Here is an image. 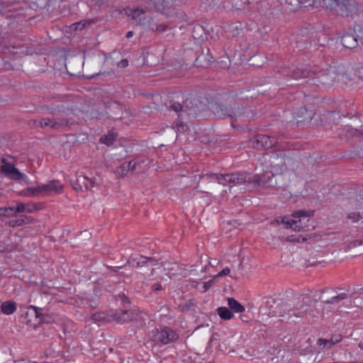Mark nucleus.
<instances>
[{"label": "nucleus", "mask_w": 363, "mask_h": 363, "mask_svg": "<svg viewBox=\"0 0 363 363\" xmlns=\"http://www.w3.org/2000/svg\"><path fill=\"white\" fill-rule=\"evenodd\" d=\"M120 65L122 67H126L128 65V62L127 60H123L120 62Z\"/></svg>", "instance_id": "nucleus-51"}, {"label": "nucleus", "mask_w": 363, "mask_h": 363, "mask_svg": "<svg viewBox=\"0 0 363 363\" xmlns=\"http://www.w3.org/2000/svg\"><path fill=\"white\" fill-rule=\"evenodd\" d=\"M313 74V72L303 66L296 67L286 73V75L295 80L310 77Z\"/></svg>", "instance_id": "nucleus-15"}, {"label": "nucleus", "mask_w": 363, "mask_h": 363, "mask_svg": "<svg viewBox=\"0 0 363 363\" xmlns=\"http://www.w3.org/2000/svg\"><path fill=\"white\" fill-rule=\"evenodd\" d=\"M179 338V335L169 328H164L161 330H157L155 339L163 345L175 342Z\"/></svg>", "instance_id": "nucleus-12"}, {"label": "nucleus", "mask_w": 363, "mask_h": 363, "mask_svg": "<svg viewBox=\"0 0 363 363\" xmlns=\"http://www.w3.org/2000/svg\"><path fill=\"white\" fill-rule=\"evenodd\" d=\"M220 261L217 259H211L208 260V264L215 267L219 264Z\"/></svg>", "instance_id": "nucleus-45"}, {"label": "nucleus", "mask_w": 363, "mask_h": 363, "mask_svg": "<svg viewBox=\"0 0 363 363\" xmlns=\"http://www.w3.org/2000/svg\"><path fill=\"white\" fill-rule=\"evenodd\" d=\"M332 344H337L342 340V335L340 334L335 335L331 338Z\"/></svg>", "instance_id": "nucleus-42"}, {"label": "nucleus", "mask_w": 363, "mask_h": 363, "mask_svg": "<svg viewBox=\"0 0 363 363\" xmlns=\"http://www.w3.org/2000/svg\"><path fill=\"white\" fill-rule=\"evenodd\" d=\"M147 3V7L150 10L155 9L157 11H162L165 9V4H173V1L169 0H145Z\"/></svg>", "instance_id": "nucleus-20"}, {"label": "nucleus", "mask_w": 363, "mask_h": 363, "mask_svg": "<svg viewBox=\"0 0 363 363\" xmlns=\"http://www.w3.org/2000/svg\"><path fill=\"white\" fill-rule=\"evenodd\" d=\"M273 178L274 174L271 172L263 173L261 175L256 174L251 177V183L254 184L255 186L273 187L275 186Z\"/></svg>", "instance_id": "nucleus-11"}, {"label": "nucleus", "mask_w": 363, "mask_h": 363, "mask_svg": "<svg viewBox=\"0 0 363 363\" xmlns=\"http://www.w3.org/2000/svg\"><path fill=\"white\" fill-rule=\"evenodd\" d=\"M25 363H37L35 362H25Z\"/></svg>", "instance_id": "nucleus-57"}, {"label": "nucleus", "mask_w": 363, "mask_h": 363, "mask_svg": "<svg viewBox=\"0 0 363 363\" xmlns=\"http://www.w3.org/2000/svg\"><path fill=\"white\" fill-rule=\"evenodd\" d=\"M130 172V167L129 162L123 163L117 169V173L122 176H127Z\"/></svg>", "instance_id": "nucleus-33"}, {"label": "nucleus", "mask_w": 363, "mask_h": 363, "mask_svg": "<svg viewBox=\"0 0 363 363\" xmlns=\"http://www.w3.org/2000/svg\"><path fill=\"white\" fill-rule=\"evenodd\" d=\"M202 271H203V272H205V271H206V267L203 268Z\"/></svg>", "instance_id": "nucleus-58"}, {"label": "nucleus", "mask_w": 363, "mask_h": 363, "mask_svg": "<svg viewBox=\"0 0 363 363\" xmlns=\"http://www.w3.org/2000/svg\"><path fill=\"white\" fill-rule=\"evenodd\" d=\"M167 28V26L166 25L160 24L156 27L155 31L161 33L164 31Z\"/></svg>", "instance_id": "nucleus-47"}, {"label": "nucleus", "mask_w": 363, "mask_h": 363, "mask_svg": "<svg viewBox=\"0 0 363 363\" xmlns=\"http://www.w3.org/2000/svg\"><path fill=\"white\" fill-rule=\"evenodd\" d=\"M210 177H213L216 181L218 182V184H222L223 186L229 185L230 186V179H232L231 174H218L214 173H211Z\"/></svg>", "instance_id": "nucleus-23"}, {"label": "nucleus", "mask_w": 363, "mask_h": 363, "mask_svg": "<svg viewBox=\"0 0 363 363\" xmlns=\"http://www.w3.org/2000/svg\"><path fill=\"white\" fill-rule=\"evenodd\" d=\"M149 11L150 9L147 6H140L131 10L130 13L128 15L131 16L133 19L135 20L139 23H142V22L145 19V13Z\"/></svg>", "instance_id": "nucleus-18"}, {"label": "nucleus", "mask_w": 363, "mask_h": 363, "mask_svg": "<svg viewBox=\"0 0 363 363\" xmlns=\"http://www.w3.org/2000/svg\"><path fill=\"white\" fill-rule=\"evenodd\" d=\"M2 163L1 170L7 178L15 181L25 180L27 178L24 174L20 172L18 169L5 159L2 160Z\"/></svg>", "instance_id": "nucleus-10"}, {"label": "nucleus", "mask_w": 363, "mask_h": 363, "mask_svg": "<svg viewBox=\"0 0 363 363\" xmlns=\"http://www.w3.org/2000/svg\"><path fill=\"white\" fill-rule=\"evenodd\" d=\"M35 127L41 128H50L52 130H62L72 124V121L65 118H43L33 121Z\"/></svg>", "instance_id": "nucleus-6"}, {"label": "nucleus", "mask_w": 363, "mask_h": 363, "mask_svg": "<svg viewBox=\"0 0 363 363\" xmlns=\"http://www.w3.org/2000/svg\"><path fill=\"white\" fill-rule=\"evenodd\" d=\"M359 347L362 349L363 348V342L359 344Z\"/></svg>", "instance_id": "nucleus-56"}, {"label": "nucleus", "mask_w": 363, "mask_h": 363, "mask_svg": "<svg viewBox=\"0 0 363 363\" xmlns=\"http://www.w3.org/2000/svg\"><path fill=\"white\" fill-rule=\"evenodd\" d=\"M30 308L33 309L35 312V315L37 318H40V316H43V314L41 313L43 308H38L35 306H30Z\"/></svg>", "instance_id": "nucleus-40"}, {"label": "nucleus", "mask_w": 363, "mask_h": 363, "mask_svg": "<svg viewBox=\"0 0 363 363\" xmlns=\"http://www.w3.org/2000/svg\"><path fill=\"white\" fill-rule=\"evenodd\" d=\"M174 125L176 131L179 133H184L188 129L187 125L183 123L182 121L174 122Z\"/></svg>", "instance_id": "nucleus-36"}, {"label": "nucleus", "mask_w": 363, "mask_h": 363, "mask_svg": "<svg viewBox=\"0 0 363 363\" xmlns=\"http://www.w3.org/2000/svg\"><path fill=\"white\" fill-rule=\"evenodd\" d=\"M347 218L351 220L353 223H356L362 218V216H360L359 213L352 212L347 215Z\"/></svg>", "instance_id": "nucleus-37"}, {"label": "nucleus", "mask_w": 363, "mask_h": 363, "mask_svg": "<svg viewBox=\"0 0 363 363\" xmlns=\"http://www.w3.org/2000/svg\"><path fill=\"white\" fill-rule=\"evenodd\" d=\"M128 263L130 264L133 267H142L145 265L150 263L151 265L155 264V261L152 257H145L140 255H131Z\"/></svg>", "instance_id": "nucleus-13"}, {"label": "nucleus", "mask_w": 363, "mask_h": 363, "mask_svg": "<svg viewBox=\"0 0 363 363\" xmlns=\"http://www.w3.org/2000/svg\"><path fill=\"white\" fill-rule=\"evenodd\" d=\"M119 296L123 302H127L128 303H130L128 297L125 294L120 295Z\"/></svg>", "instance_id": "nucleus-53"}, {"label": "nucleus", "mask_w": 363, "mask_h": 363, "mask_svg": "<svg viewBox=\"0 0 363 363\" xmlns=\"http://www.w3.org/2000/svg\"><path fill=\"white\" fill-rule=\"evenodd\" d=\"M348 298H350V296L347 294L341 293L336 296H333L330 299L324 301L323 303H325L326 304H335V303H338L341 301H343Z\"/></svg>", "instance_id": "nucleus-29"}, {"label": "nucleus", "mask_w": 363, "mask_h": 363, "mask_svg": "<svg viewBox=\"0 0 363 363\" xmlns=\"http://www.w3.org/2000/svg\"><path fill=\"white\" fill-rule=\"evenodd\" d=\"M9 225L11 227H17V226H21L23 225V221L22 219L21 216L16 220H12L9 222Z\"/></svg>", "instance_id": "nucleus-38"}, {"label": "nucleus", "mask_w": 363, "mask_h": 363, "mask_svg": "<svg viewBox=\"0 0 363 363\" xmlns=\"http://www.w3.org/2000/svg\"><path fill=\"white\" fill-rule=\"evenodd\" d=\"M21 217L23 221V225L31 223L33 220V218L30 216L22 215Z\"/></svg>", "instance_id": "nucleus-44"}, {"label": "nucleus", "mask_w": 363, "mask_h": 363, "mask_svg": "<svg viewBox=\"0 0 363 363\" xmlns=\"http://www.w3.org/2000/svg\"><path fill=\"white\" fill-rule=\"evenodd\" d=\"M92 319L95 322H111L112 321L111 311L109 313L104 311L95 313L92 315Z\"/></svg>", "instance_id": "nucleus-24"}, {"label": "nucleus", "mask_w": 363, "mask_h": 363, "mask_svg": "<svg viewBox=\"0 0 363 363\" xmlns=\"http://www.w3.org/2000/svg\"><path fill=\"white\" fill-rule=\"evenodd\" d=\"M345 72L347 73H349L350 72H351V74H350V75H351L353 72V69H352L351 70H347ZM354 75L356 77V78L348 77L347 79L356 81V83H357V84H359V81H362L363 82V67L357 68V69H355L354 72ZM348 77H350V74L348 75Z\"/></svg>", "instance_id": "nucleus-30"}, {"label": "nucleus", "mask_w": 363, "mask_h": 363, "mask_svg": "<svg viewBox=\"0 0 363 363\" xmlns=\"http://www.w3.org/2000/svg\"><path fill=\"white\" fill-rule=\"evenodd\" d=\"M206 106V103L199 100L196 96H190L186 99L183 104L179 103H173L170 106V108L178 113L179 117H182L183 113L187 116L196 114L202 111H204Z\"/></svg>", "instance_id": "nucleus-4"}, {"label": "nucleus", "mask_w": 363, "mask_h": 363, "mask_svg": "<svg viewBox=\"0 0 363 363\" xmlns=\"http://www.w3.org/2000/svg\"><path fill=\"white\" fill-rule=\"evenodd\" d=\"M45 196L51 194H60L62 192L64 186L59 180H52L45 184H42Z\"/></svg>", "instance_id": "nucleus-16"}, {"label": "nucleus", "mask_w": 363, "mask_h": 363, "mask_svg": "<svg viewBox=\"0 0 363 363\" xmlns=\"http://www.w3.org/2000/svg\"><path fill=\"white\" fill-rule=\"evenodd\" d=\"M152 289L153 291H160L162 289V286L160 284H155L152 285Z\"/></svg>", "instance_id": "nucleus-50"}, {"label": "nucleus", "mask_w": 363, "mask_h": 363, "mask_svg": "<svg viewBox=\"0 0 363 363\" xmlns=\"http://www.w3.org/2000/svg\"><path fill=\"white\" fill-rule=\"evenodd\" d=\"M362 244H363V242L362 240H353L352 242H351L349 245L350 247H356L357 245H360Z\"/></svg>", "instance_id": "nucleus-46"}, {"label": "nucleus", "mask_w": 363, "mask_h": 363, "mask_svg": "<svg viewBox=\"0 0 363 363\" xmlns=\"http://www.w3.org/2000/svg\"><path fill=\"white\" fill-rule=\"evenodd\" d=\"M112 321L123 324L133 320L137 317V313L130 308L111 311Z\"/></svg>", "instance_id": "nucleus-8"}, {"label": "nucleus", "mask_w": 363, "mask_h": 363, "mask_svg": "<svg viewBox=\"0 0 363 363\" xmlns=\"http://www.w3.org/2000/svg\"><path fill=\"white\" fill-rule=\"evenodd\" d=\"M314 215V211H298L292 213L294 218H297V223H294V230L308 231L315 228V221L312 217Z\"/></svg>", "instance_id": "nucleus-5"}, {"label": "nucleus", "mask_w": 363, "mask_h": 363, "mask_svg": "<svg viewBox=\"0 0 363 363\" xmlns=\"http://www.w3.org/2000/svg\"><path fill=\"white\" fill-rule=\"evenodd\" d=\"M230 270L228 267L224 268L221 272H220L216 276H215V278L220 277L225 275H228L230 273Z\"/></svg>", "instance_id": "nucleus-43"}, {"label": "nucleus", "mask_w": 363, "mask_h": 363, "mask_svg": "<svg viewBox=\"0 0 363 363\" xmlns=\"http://www.w3.org/2000/svg\"><path fill=\"white\" fill-rule=\"evenodd\" d=\"M145 160L136 161L132 160L129 162L130 167V173L133 174V172L136 170H139L140 166L141 164L144 163Z\"/></svg>", "instance_id": "nucleus-35"}, {"label": "nucleus", "mask_w": 363, "mask_h": 363, "mask_svg": "<svg viewBox=\"0 0 363 363\" xmlns=\"http://www.w3.org/2000/svg\"><path fill=\"white\" fill-rule=\"evenodd\" d=\"M12 211L11 208H6V207L0 208V216H4V214H6V211Z\"/></svg>", "instance_id": "nucleus-49"}, {"label": "nucleus", "mask_w": 363, "mask_h": 363, "mask_svg": "<svg viewBox=\"0 0 363 363\" xmlns=\"http://www.w3.org/2000/svg\"><path fill=\"white\" fill-rule=\"evenodd\" d=\"M21 194L27 197L45 196L43 185H39L36 187H29L26 190L22 191Z\"/></svg>", "instance_id": "nucleus-22"}, {"label": "nucleus", "mask_w": 363, "mask_h": 363, "mask_svg": "<svg viewBox=\"0 0 363 363\" xmlns=\"http://www.w3.org/2000/svg\"><path fill=\"white\" fill-rule=\"evenodd\" d=\"M213 112L216 116L219 118L230 117L240 118L242 116V113L236 104H216L213 108Z\"/></svg>", "instance_id": "nucleus-7"}, {"label": "nucleus", "mask_w": 363, "mask_h": 363, "mask_svg": "<svg viewBox=\"0 0 363 363\" xmlns=\"http://www.w3.org/2000/svg\"><path fill=\"white\" fill-rule=\"evenodd\" d=\"M133 36V31H128L126 33V38H130Z\"/></svg>", "instance_id": "nucleus-54"}, {"label": "nucleus", "mask_w": 363, "mask_h": 363, "mask_svg": "<svg viewBox=\"0 0 363 363\" xmlns=\"http://www.w3.org/2000/svg\"><path fill=\"white\" fill-rule=\"evenodd\" d=\"M6 208H11L12 211H6V214H4V216H8V217L16 216V214L18 213V212H16V207L12 206V207H6Z\"/></svg>", "instance_id": "nucleus-41"}, {"label": "nucleus", "mask_w": 363, "mask_h": 363, "mask_svg": "<svg viewBox=\"0 0 363 363\" xmlns=\"http://www.w3.org/2000/svg\"><path fill=\"white\" fill-rule=\"evenodd\" d=\"M251 143L257 150H267L274 147L277 143V140L267 135H257L251 140Z\"/></svg>", "instance_id": "nucleus-9"}, {"label": "nucleus", "mask_w": 363, "mask_h": 363, "mask_svg": "<svg viewBox=\"0 0 363 363\" xmlns=\"http://www.w3.org/2000/svg\"><path fill=\"white\" fill-rule=\"evenodd\" d=\"M91 23V21H81L77 23L72 24L69 27V30L71 31H77L78 30H82L87 24H90Z\"/></svg>", "instance_id": "nucleus-32"}, {"label": "nucleus", "mask_w": 363, "mask_h": 363, "mask_svg": "<svg viewBox=\"0 0 363 363\" xmlns=\"http://www.w3.org/2000/svg\"><path fill=\"white\" fill-rule=\"evenodd\" d=\"M117 134L113 131H109L107 135H102L100 138V142L108 146L112 145L115 142Z\"/></svg>", "instance_id": "nucleus-27"}, {"label": "nucleus", "mask_w": 363, "mask_h": 363, "mask_svg": "<svg viewBox=\"0 0 363 363\" xmlns=\"http://www.w3.org/2000/svg\"><path fill=\"white\" fill-rule=\"evenodd\" d=\"M209 175H211V174H203V175L201 177V179H213V180H215V179L213 178V177H210Z\"/></svg>", "instance_id": "nucleus-52"}, {"label": "nucleus", "mask_w": 363, "mask_h": 363, "mask_svg": "<svg viewBox=\"0 0 363 363\" xmlns=\"http://www.w3.org/2000/svg\"><path fill=\"white\" fill-rule=\"evenodd\" d=\"M95 185V182L86 176L79 175L77 177L76 182L73 184V188L76 191L90 190Z\"/></svg>", "instance_id": "nucleus-14"}, {"label": "nucleus", "mask_w": 363, "mask_h": 363, "mask_svg": "<svg viewBox=\"0 0 363 363\" xmlns=\"http://www.w3.org/2000/svg\"><path fill=\"white\" fill-rule=\"evenodd\" d=\"M244 5H251L257 3L258 0H240Z\"/></svg>", "instance_id": "nucleus-48"}, {"label": "nucleus", "mask_w": 363, "mask_h": 363, "mask_svg": "<svg viewBox=\"0 0 363 363\" xmlns=\"http://www.w3.org/2000/svg\"><path fill=\"white\" fill-rule=\"evenodd\" d=\"M235 6H237V7H238V9H241V6H241V5H238V2H235Z\"/></svg>", "instance_id": "nucleus-55"}, {"label": "nucleus", "mask_w": 363, "mask_h": 363, "mask_svg": "<svg viewBox=\"0 0 363 363\" xmlns=\"http://www.w3.org/2000/svg\"><path fill=\"white\" fill-rule=\"evenodd\" d=\"M318 307L322 308V305L315 306L308 297L300 295L281 300L277 304L276 312L279 316H286L288 320L297 323L298 319L318 318L320 315Z\"/></svg>", "instance_id": "nucleus-1"}, {"label": "nucleus", "mask_w": 363, "mask_h": 363, "mask_svg": "<svg viewBox=\"0 0 363 363\" xmlns=\"http://www.w3.org/2000/svg\"><path fill=\"white\" fill-rule=\"evenodd\" d=\"M217 313L219 317L225 320H230L233 318L234 315L233 312L227 307H219L217 309Z\"/></svg>", "instance_id": "nucleus-28"}, {"label": "nucleus", "mask_w": 363, "mask_h": 363, "mask_svg": "<svg viewBox=\"0 0 363 363\" xmlns=\"http://www.w3.org/2000/svg\"><path fill=\"white\" fill-rule=\"evenodd\" d=\"M231 176L230 186L251 183V176L246 172L232 173Z\"/></svg>", "instance_id": "nucleus-17"}, {"label": "nucleus", "mask_w": 363, "mask_h": 363, "mask_svg": "<svg viewBox=\"0 0 363 363\" xmlns=\"http://www.w3.org/2000/svg\"><path fill=\"white\" fill-rule=\"evenodd\" d=\"M317 345L319 346H323V348H331L335 344H332L331 340H326L323 338H319L317 341Z\"/></svg>", "instance_id": "nucleus-34"}, {"label": "nucleus", "mask_w": 363, "mask_h": 363, "mask_svg": "<svg viewBox=\"0 0 363 363\" xmlns=\"http://www.w3.org/2000/svg\"><path fill=\"white\" fill-rule=\"evenodd\" d=\"M286 2L297 7L316 5L331 11L341 12L347 16H352L357 11V4L354 0H286Z\"/></svg>", "instance_id": "nucleus-2"}, {"label": "nucleus", "mask_w": 363, "mask_h": 363, "mask_svg": "<svg viewBox=\"0 0 363 363\" xmlns=\"http://www.w3.org/2000/svg\"><path fill=\"white\" fill-rule=\"evenodd\" d=\"M1 312L6 315H11L16 310V304L12 301H5L1 306Z\"/></svg>", "instance_id": "nucleus-26"}, {"label": "nucleus", "mask_w": 363, "mask_h": 363, "mask_svg": "<svg viewBox=\"0 0 363 363\" xmlns=\"http://www.w3.org/2000/svg\"><path fill=\"white\" fill-rule=\"evenodd\" d=\"M351 72L347 73L345 72L343 66H330L323 73L319 74L313 79V84L323 85L325 86H331L335 82L342 80L346 83V79H348V75Z\"/></svg>", "instance_id": "nucleus-3"}, {"label": "nucleus", "mask_w": 363, "mask_h": 363, "mask_svg": "<svg viewBox=\"0 0 363 363\" xmlns=\"http://www.w3.org/2000/svg\"><path fill=\"white\" fill-rule=\"evenodd\" d=\"M40 209L36 203H17L16 206V212L18 213H33Z\"/></svg>", "instance_id": "nucleus-21"}, {"label": "nucleus", "mask_w": 363, "mask_h": 363, "mask_svg": "<svg viewBox=\"0 0 363 363\" xmlns=\"http://www.w3.org/2000/svg\"><path fill=\"white\" fill-rule=\"evenodd\" d=\"M215 279L216 278L214 277L213 279L208 281H206V282H203V291H206L207 290H208L210 289V287H211V286L214 284L215 282Z\"/></svg>", "instance_id": "nucleus-39"}, {"label": "nucleus", "mask_w": 363, "mask_h": 363, "mask_svg": "<svg viewBox=\"0 0 363 363\" xmlns=\"http://www.w3.org/2000/svg\"><path fill=\"white\" fill-rule=\"evenodd\" d=\"M277 222L278 223H282V224H284L286 225V228H291L293 230H294V223H297V220H292V219H289L288 218H286V217H279L277 219Z\"/></svg>", "instance_id": "nucleus-31"}, {"label": "nucleus", "mask_w": 363, "mask_h": 363, "mask_svg": "<svg viewBox=\"0 0 363 363\" xmlns=\"http://www.w3.org/2000/svg\"><path fill=\"white\" fill-rule=\"evenodd\" d=\"M341 41L342 45L348 49L355 48L358 45L357 36L354 33H347L344 34Z\"/></svg>", "instance_id": "nucleus-19"}, {"label": "nucleus", "mask_w": 363, "mask_h": 363, "mask_svg": "<svg viewBox=\"0 0 363 363\" xmlns=\"http://www.w3.org/2000/svg\"><path fill=\"white\" fill-rule=\"evenodd\" d=\"M228 305L230 310L235 313H242L245 310V307L234 298H228Z\"/></svg>", "instance_id": "nucleus-25"}]
</instances>
